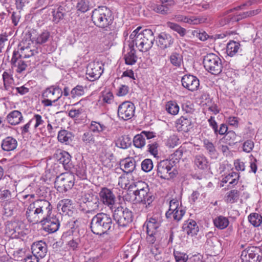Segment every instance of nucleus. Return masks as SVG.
I'll use <instances>...</instances> for the list:
<instances>
[{
	"instance_id": "f257e3e1",
	"label": "nucleus",
	"mask_w": 262,
	"mask_h": 262,
	"mask_svg": "<svg viewBox=\"0 0 262 262\" xmlns=\"http://www.w3.org/2000/svg\"><path fill=\"white\" fill-rule=\"evenodd\" d=\"M53 207L45 199H37L28 206L26 215L28 221L33 224L38 223L51 215Z\"/></svg>"
},
{
	"instance_id": "f03ea898",
	"label": "nucleus",
	"mask_w": 262,
	"mask_h": 262,
	"mask_svg": "<svg viewBox=\"0 0 262 262\" xmlns=\"http://www.w3.org/2000/svg\"><path fill=\"white\" fill-rule=\"evenodd\" d=\"M141 27H139L130 35V44L135 46L140 51L146 52L152 47L155 37L154 33L150 29L141 31Z\"/></svg>"
},
{
	"instance_id": "7ed1b4c3",
	"label": "nucleus",
	"mask_w": 262,
	"mask_h": 262,
	"mask_svg": "<svg viewBox=\"0 0 262 262\" xmlns=\"http://www.w3.org/2000/svg\"><path fill=\"white\" fill-rule=\"evenodd\" d=\"M113 224L111 216L104 213H98L92 218L90 228L92 232L95 234H108L112 231Z\"/></svg>"
},
{
	"instance_id": "20e7f679",
	"label": "nucleus",
	"mask_w": 262,
	"mask_h": 262,
	"mask_svg": "<svg viewBox=\"0 0 262 262\" xmlns=\"http://www.w3.org/2000/svg\"><path fill=\"white\" fill-rule=\"evenodd\" d=\"M136 187H137V189L133 192L135 195L134 200L139 205L143 206L141 211L146 212L148 211V207L154 198L151 193L149 192V188L146 183L143 182H139Z\"/></svg>"
},
{
	"instance_id": "39448f33",
	"label": "nucleus",
	"mask_w": 262,
	"mask_h": 262,
	"mask_svg": "<svg viewBox=\"0 0 262 262\" xmlns=\"http://www.w3.org/2000/svg\"><path fill=\"white\" fill-rule=\"evenodd\" d=\"M91 18L96 26L105 28L112 24L114 16L109 8L106 6H99L93 10Z\"/></svg>"
},
{
	"instance_id": "423d86ee",
	"label": "nucleus",
	"mask_w": 262,
	"mask_h": 262,
	"mask_svg": "<svg viewBox=\"0 0 262 262\" xmlns=\"http://www.w3.org/2000/svg\"><path fill=\"white\" fill-rule=\"evenodd\" d=\"M111 211L114 220L120 226H127L133 220L132 211L127 208H123L120 204L116 205Z\"/></svg>"
},
{
	"instance_id": "0eeeda50",
	"label": "nucleus",
	"mask_w": 262,
	"mask_h": 262,
	"mask_svg": "<svg viewBox=\"0 0 262 262\" xmlns=\"http://www.w3.org/2000/svg\"><path fill=\"white\" fill-rule=\"evenodd\" d=\"M203 64L206 70L212 74L218 75L222 71V60L215 54L210 53L205 56Z\"/></svg>"
},
{
	"instance_id": "6e6552de",
	"label": "nucleus",
	"mask_w": 262,
	"mask_h": 262,
	"mask_svg": "<svg viewBox=\"0 0 262 262\" xmlns=\"http://www.w3.org/2000/svg\"><path fill=\"white\" fill-rule=\"evenodd\" d=\"M75 176L72 173H62L56 178L55 187L61 192H66L71 189L74 184Z\"/></svg>"
},
{
	"instance_id": "1a4fd4ad",
	"label": "nucleus",
	"mask_w": 262,
	"mask_h": 262,
	"mask_svg": "<svg viewBox=\"0 0 262 262\" xmlns=\"http://www.w3.org/2000/svg\"><path fill=\"white\" fill-rule=\"evenodd\" d=\"M173 162L168 160L160 161L157 165V175L163 179L169 180L176 176V173L172 170Z\"/></svg>"
},
{
	"instance_id": "9d476101",
	"label": "nucleus",
	"mask_w": 262,
	"mask_h": 262,
	"mask_svg": "<svg viewBox=\"0 0 262 262\" xmlns=\"http://www.w3.org/2000/svg\"><path fill=\"white\" fill-rule=\"evenodd\" d=\"M103 72V64L101 62H91L87 66L86 74L88 79L91 81L99 79Z\"/></svg>"
},
{
	"instance_id": "9b49d317",
	"label": "nucleus",
	"mask_w": 262,
	"mask_h": 262,
	"mask_svg": "<svg viewBox=\"0 0 262 262\" xmlns=\"http://www.w3.org/2000/svg\"><path fill=\"white\" fill-rule=\"evenodd\" d=\"M6 233L12 238H20L25 234L24 231V225L20 222H8L6 225Z\"/></svg>"
},
{
	"instance_id": "f8f14e48",
	"label": "nucleus",
	"mask_w": 262,
	"mask_h": 262,
	"mask_svg": "<svg viewBox=\"0 0 262 262\" xmlns=\"http://www.w3.org/2000/svg\"><path fill=\"white\" fill-rule=\"evenodd\" d=\"M135 106L129 101H125L120 104L118 108V116L123 120H128L134 115Z\"/></svg>"
},
{
	"instance_id": "ddd939ff",
	"label": "nucleus",
	"mask_w": 262,
	"mask_h": 262,
	"mask_svg": "<svg viewBox=\"0 0 262 262\" xmlns=\"http://www.w3.org/2000/svg\"><path fill=\"white\" fill-rule=\"evenodd\" d=\"M175 5L174 0H158L156 3L151 5L150 8L156 13L167 15L170 13L171 8Z\"/></svg>"
},
{
	"instance_id": "4468645a",
	"label": "nucleus",
	"mask_w": 262,
	"mask_h": 262,
	"mask_svg": "<svg viewBox=\"0 0 262 262\" xmlns=\"http://www.w3.org/2000/svg\"><path fill=\"white\" fill-rule=\"evenodd\" d=\"M100 201L110 210L113 209L117 205L115 203L116 196L113 191L106 187H103L99 193Z\"/></svg>"
},
{
	"instance_id": "2eb2a0df",
	"label": "nucleus",
	"mask_w": 262,
	"mask_h": 262,
	"mask_svg": "<svg viewBox=\"0 0 262 262\" xmlns=\"http://www.w3.org/2000/svg\"><path fill=\"white\" fill-rule=\"evenodd\" d=\"M39 223L42 225L43 230L50 233L57 231L60 226L58 219L52 214Z\"/></svg>"
},
{
	"instance_id": "dca6fc26",
	"label": "nucleus",
	"mask_w": 262,
	"mask_h": 262,
	"mask_svg": "<svg viewBox=\"0 0 262 262\" xmlns=\"http://www.w3.org/2000/svg\"><path fill=\"white\" fill-rule=\"evenodd\" d=\"M162 221V216L160 213L149 215L147 217L144 226H146V231L158 233V229L161 226Z\"/></svg>"
},
{
	"instance_id": "f3484780",
	"label": "nucleus",
	"mask_w": 262,
	"mask_h": 262,
	"mask_svg": "<svg viewBox=\"0 0 262 262\" xmlns=\"http://www.w3.org/2000/svg\"><path fill=\"white\" fill-rule=\"evenodd\" d=\"M13 73V70L9 69L6 70L2 75L3 86L1 89L9 95H12L14 90V87L12 85L14 82Z\"/></svg>"
},
{
	"instance_id": "a211bd4d",
	"label": "nucleus",
	"mask_w": 262,
	"mask_h": 262,
	"mask_svg": "<svg viewBox=\"0 0 262 262\" xmlns=\"http://www.w3.org/2000/svg\"><path fill=\"white\" fill-rule=\"evenodd\" d=\"M182 86L190 91H194L198 89L200 85L199 79L190 74L184 75L181 79Z\"/></svg>"
},
{
	"instance_id": "6ab92c4d",
	"label": "nucleus",
	"mask_w": 262,
	"mask_h": 262,
	"mask_svg": "<svg viewBox=\"0 0 262 262\" xmlns=\"http://www.w3.org/2000/svg\"><path fill=\"white\" fill-rule=\"evenodd\" d=\"M175 126L179 132L188 133L193 127L191 118L188 115L182 116L176 120Z\"/></svg>"
},
{
	"instance_id": "aec40b11",
	"label": "nucleus",
	"mask_w": 262,
	"mask_h": 262,
	"mask_svg": "<svg viewBox=\"0 0 262 262\" xmlns=\"http://www.w3.org/2000/svg\"><path fill=\"white\" fill-rule=\"evenodd\" d=\"M101 146L102 147L100 153V160L104 166L111 168L113 167V163L115 162L114 155L106 147L105 143Z\"/></svg>"
},
{
	"instance_id": "412c9836",
	"label": "nucleus",
	"mask_w": 262,
	"mask_h": 262,
	"mask_svg": "<svg viewBox=\"0 0 262 262\" xmlns=\"http://www.w3.org/2000/svg\"><path fill=\"white\" fill-rule=\"evenodd\" d=\"M24 58L20 57L18 51H14L10 62L12 68H17L16 71L18 73H21L26 69L27 64L23 60Z\"/></svg>"
},
{
	"instance_id": "4be33fe9",
	"label": "nucleus",
	"mask_w": 262,
	"mask_h": 262,
	"mask_svg": "<svg viewBox=\"0 0 262 262\" xmlns=\"http://www.w3.org/2000/svg\"><path fill=\"white\" fill-rule=\"evenodd\" d=\"M62 95V91L58 86H51L46 89L42 94L43 98H50L54 102L57 101Z\"/></svg>"
},
{
	"instance_id": "5701e85b",
	"label": "nucleus",
	"mask_w": 262,
	"mask_h": 262,
	"mask_svg": "<svg viewBox=\"0 0 262 262\" xmlns=\"http://www.w3.org/2000/svg\"><path fill=\"white\" fill-rule=\"evenodd\" d=\"M32 254L40 258H43L48 251L47 244L42 241H39L33 243L31 246Z\"/></svg>"
},
{
	"instance_id": "b1692460",
	"label": "nucleus",
	"mask_w": 262,
	"mask_h": 262,
	"mask_svg": "<svg viewBox=\"0 0 262 262\" xmlns=\"http://www.w3.org/2000/svg\"><path fill=\"white\" fill-rule=\"evenodd\" d=\"M173 42L174 38L169 34L165 32H161L157 38V45L162 49L169 48Z\"/></svg>"
},
{
	"instance_id": "393cba45",
	"label": "nucleus",
	"mask_w": 262,
	"mask_h": 262,
	"mask_svg": "<svg viewBox=\"0 0 262 262\" xmlns=\"http://www.w3.org/2000/svg\"><path fill=\"white\" fill-rule=\"evenodd\" d=\"M58 210H61L63 213L68 216H72L75 210L74 204L71 200L63 199L60 201L57 205Z\"/></svg>"
},
{
	"instance_id": "a878e982",
	"label": "nucleus",
	"mask_w": 262,
	"mask_h": 262,
	"mask_svg": "<svg viewBox=\"0 0 262 262\" xmlns=\"http://www.w3.org/2000/svg\"><path fill=\"white\" fill-rule=\"evenodd\" d=\"M100 140L95 141L93 133L90 130L85 132L81 137L82 141L85 144L95 143L96 145H103L107 139L104 136H98Z\"/></svg>"
},
{
	"instance_id": "bb28decb",
	"label": "nucleus",
	"mask_w": 262,
	"mask_h": 262,
	"mask_svg": "<svg viewBox=\"0 0 262 262\" xmlns=\"http://www.w3.org/2000/svg\"><path fill=\"white\" fill-rule=\"evenodd\" d=\"M98 3V0H78L76 7L78 11L85 13Z\"/></svg>"
},
{
	"instance_id": "cd10ccee",
	"label": "nucleus",
	"mask_w": 262,
	"mask_h": 262,
	"mask_svg": "<svg viewBox=\"0 0 262 262\" xmlns=\"http://www.w3.org/2000/svg\"><path fill=\"white\" fill-rule=\"evenodd\" d=\"M39 51H40V49L37 47L29 45L26 47H21L20 51H18L20 57L27 58L37 55L38 54Z\"/></svg>"
},
{
	"instance_id": "c85d7f7f",
	"label": "nucleus",
	"mask_w": 262,
	"mask_h": 262,
	"mask_svg": "<svg viewBox=\"0 0 262 262\" xmlns=\"http://www.w3.org/2000/svg\"><path fill=\"white\" fill-rule=\"evenodd\" d=\"M6 120L9 124L15 126L23 122L24 117L20 111L14 110L7 115Z\"/></svg>"
},
{
	"instance_id": "c756f323",
	"label": "nucleus",
	"mask_w": 262,
	"mask_h": 262,
	"mask_svg": "<svg viewBox=\"0 0 262 262\" xmlns=\"http://www.w3.org/2000/svg\"><path fill=\"white\" fill-rule=\"evenodd\" d=\"M17 144V141L15 138L11 136H8L2 140L1 147L3 150L10 151L15 149Z\"/></svg>"
},
{
	"instance_id": "7c9ffc66",
	"label": "nucleus",
	"mask_w": 262,
	"mask_h": 262,
	"mask_svg": "<svg viewBox=\"0 0 262 262\" xmlns=\"http://www.w3.org/2000/svg\"><path fill=\"white\" fill-rule=\"evenodd\" d=\"M193 163L195 166L200 170H206L209 167V161L203 154H198L194 157Z\"/></svg>"
},
{
	"instance_id": "2f4dec72",
	"label": "nucleus",
	"mask_w": 262,
	"mask_h": 262,
	"mask_svg": "<svg viewBox=\"0 0 262 262\" xmlns=\"http://www.w3.org/2000/svg\"><path fill=\"white\" fill-rule=\"evenodd\" d=\"M99 204V199L97 197L92 201L87 202V203L85 204V207L80 206V210L85 214H94L98 210Z\"/></svg>"
},
{
	"instance_id": "473e14b6",
	"label": "nucleus",
	"mask_w": 262,
	"mask_h": 262,
	"mask_svg": "<svg viewBox=\"0 0 262 262\" xmlns=\"http://www.w3.org/2000/svg\"><path fill=\"white\" fill-rule=\"evenodd\" d=\"M183 230L188 235L193 236L199 231V227L196 222L193 220H189L183 225Z\"/></svg>"
},
{
	"instance_id": "72a5a7b5",
	"label": "nucleus",
	"mask_w": 262,
	"mask_h": 262,
	"mask_svg": "<svg viewBox=\"0 0 262 262\" xmlns=\"http://www.w3.org/2000/svg\"><path fill=\"white\" fill-rule=\"evenodd\" d=\"M241 257L242 262H257L258 255L255 253L253 248L244 250Z\"/></svg>"
},
{
	"instance_id": "f704fd0d",
	"label": "nucleus",
	"mask_w": 262,
	"mask_h": 262,
	"mask_svg": "<svg viewBox=\"0 0 262 262\" xmlns=\"http://www.w3.org/2000/svg\"><path fill=\"white\" fill-rule=\"evenodd\" d=\"M174 19L179 23H184L190 25H197L201 23V19L195 16H188L180 14L174 15Z\"/></svg>"
},
{
	"instance_id": "c9c22d12",
	"label": "nucleus",
	"mask_w": 262,
	"mask_h": 262,
	"mask_svg": "<svg viewBox=\"0 0 262 262\" xmlns=\"http://www.w3.org/2000/svg\"><path fill=\"white\" fill-rule=\"evenodd\" d=\"M74 134L66 129L60 130L57 136V139L59 142L66 145L70 144L73 140Z\"/></svg>"
},
{
	"instance_id": "e433bc0d",
	"label": "nucleus",
	"mask_w": 262,
	"mask_h": 262,
	"mask_svg": "<svg viewBox=\"0 0 262 262\" xmlns=\"http://www.w3.org/2000/svg\"><path fill=\"white\" fill-rule=\"evenodd\" d=\"M89 128L93 134H101L107 130V127L103 122L97 121H92Z\"/></svg>"
},
{
	"instance_id": "4c0bfd02",
	"label": "nucleus",
	"mask_w": 262,
	"mask_h": 262,
	"mask_svg": "<svg viewBox=\"0 0 262 262\" xmlns=\"http://www.w3.org/2000/svg\"><path fill=\"white\" fill-rule=\"evenodd\" d=\"M58 161L61 163L66 170H70L72 164L71 163V156L66 151H62L58 155Z\"/></svg>"
},
{
	"instance_id": "58836bf2",
	"label": "nucleus",
	"mask_w": 262,
	"mask_h": 262,
	"mask_svg": "<svg viewBox=\"0 0 262 262\" xmlns=\"http://www.w3.org/2000/svg\"><path fill=\"white\" fill-rule=\"evenodd\" d=\"M120 166L124 172H132L136 168V161L132 158H127L123 160L120 163Z\"/></svg>"
},
{
	"instance_id": "ea45409f",
	"label": "nucleus",
	"mask_w": 262,
	"mask_h": 262,
	"mask_svg": "<svg viewBox=\"0 0 262 262\" xmlns=\"http://www.w3.org/2000/svg\"><path fill=\"white\" fill-rule=\"evenodd\" d=\"M66 6H59L56 9H53L52 14L53 16V21L55 23H58L62 19L66 13Z\"/></svg>"
},
{
	"instance_id": "a19ab883",
	"label": "nucleus",
	"mask_w": 262,
	"mask_h": 262,
	"mask_svg": "<svg viewBox=\"0 0 262 262\" xmlns=\"http://www.w3.org/2000/svg\"><path fill=\"white\" fill-rule=\"evenodd\" d=\"M203 147L207 150L210 157L211 158H216L217 151L213 143L207 139L203 140Z\"/></svg>"
},
{
	"instance_id": "79ce46f5",
	"label": "nucleus",
	"mask_w": 262,
	"mask_h": 262,
	"mask_svg": "<svg viewBox=\"0 0 262 262\" xmlns=\"http://www.w3.org/2000/svg\"><path fill=\"white\" fill-rule=\"evenodd\" d=\"M169 60L173 66L179 68L183 62V55L180 52L173 51L169 56Z\"/></svg>"
},
{
	"instance_id": "37998d69",
	"label": "nucleus",
	"mask_w": 262,
	"mask_h": 262,
	"mask_svg": "<svg viewBox=\"0 0 262 262\" xmlns=\"http://www.w3.org/2000/svg\"><path fill=\"white\" fill-rule=\"evenodd\" d=\"M241 44L238 42L230 40L226 46V53L229 56H234L240 49Z\"/></svg>"
},
{
	"instance_id": "c03bdc74",
	"label": "nucleus",
	"mask_w": 262,
	"mask_h": 262,
	"mask_svg": "<svg viewBox=\"0 0 262 262\" xmlns=\"http://www.w3.org/2000/svg\"><path fill=\"white\" fill-rule=\"evenodd\" d=\"M228 219L222 215H219L213 219L214 226L219 229H224L229 225Z\"/></svg>"
},
{
	"instance_id": "a18cd8bd",
	"label": "nucleus",
	"mask_w": 262,
	"mask_h": 262,
	"mask_svg": "<svg viewBox=\"0 0 262 262\" xmlns=\"http://www.w3.org/2000/svg\"><path fill=\"white\" fill-rule=\"evenodd\" d=\"M125 63L127 65H133L137 61V56L136 54V50L133 47L130 48V51L127 53L124 56Z\"/></svg>"
},
{
	"instance_id": "49530a36",
	"label": "nucleus",
	"mask_w": 262,
	"mask_h": 262,
	"mask_svg": "<svg viewBox=\"0 0 262 262\" xmlns=\"http://www.w3.org/2000/svg\"><path fill=\"white\" fill-rule=\"evenodd\" d=\"M167 112L172 115L178 114L179 111V106L174 101H168L165 105Z\"/></svg>"
},
{
	"instance_id": "de8ad7c7",
	"label": "nucleus",
	"mask_w": 262,
	"mask_h": 262,
	"mask_svg": "<svg viewBox=\"0 0 262 262\" xmlns=\"http://www.w3.org/2000/svg\"><path fill=\"white\" fill-rule=\"evenodd\" d=\"M167 26L171 30L177 32L181 37L184 36L186 33V30L176 23L168 21L167 23Z\"/></svg>"
},
{
	"instance_id": "09e8293b",
	"label": "nucleus",
	"mask_w": 262,
	"mask_h": 262,
	"mask_svg": "<svg viewBox=\"0 0 262 262\" xmlns=\"http://www.w3.org/2000/svg\"><path fill=\"white\" fill-rule=\"evenodd\" d=\"M249 222L254 227H258L262 223V216L257 213H252L248 216Z\"/></svg>"
},
{
	"instance_id": "8fccbe9b",
	"label": "nucleus",
	"mask_w": 262,
	"mask_h": 262,
	"mask_svg": "<svg viewBox=\"0 0 262 262\" xmlns=\"http://www.w3.org/2000/svg\"><path fill=\"white\" fill-rule=\"evenodd\" d=\"M31 120L32 121L35 122V124L34 125V129H36L38 128L39 130L42 132L43 127L41 126L43 125L45 121L42 119L41 116L39 114H35L31 119Z\"/></svg>"
},
{
	"instance_id": "3c124183",
	"label": "nucleus",
	"mask_w": 262,
	"mask_h": 262,
	"mask_svg": "<svg viewBox=\"0 0 262 262\" xmlns=\"http://www.w3.org/2000/svg\"><path fill=\"white\" fill-rule=\"evenodd\" d=\"M178 208H180L178 201L176 199L171 200L169 202V210L165 213L166 217L167 219H171V214L174 211L178 209Z\"/></svg>"
},
{
	"instance_id": "603ef678",
	"label": "nucleus",
	"mask_w": 262,
	"mask_h": 262,
	"mask_svg": "<svg viewBox=\"0 0 262 262\" xmlns=\"http://www.w3.org/2000/svg\"><path fill=\"white\" fill-rule=\"evenodd\" d=\"M70 94L73 99L79 97L84 94V88L82 85H77L72 89Z\"/></svg>"
},
{
	"instance_id": "864d4df0",
	"label": "nucleus",
	"mask_w": 262,
	"mask_h": 262,
	"mask_svg": "<svg viewBox=\"0 0 262 262\" xmlns=\"http://www.w3.org/2000/svg\"><path fill=\"white\" fill-rule=\"evenodd\" d=\"M185 212L184 208L182 205H180V208H178V209L174 211L172 214H171V219H172L177 222L180 221L184 215Z\"/></svg>"
},
{
	"instance_id": "5fc2aeb1",
	"label": "nucleus",
	"mask_w": 262,
	"mask_h": 262,
	"mask_svg": "<svg viewBox=\"0 0 262 262\" xmlns=\"http://www.w3.org/2000/svg\"><path fill=\"white\" fill-rule=\"evenodd\" d=\"M17 203L14 201H9L5 203L4 209L5 213L8 215H12L13 212L16 211V207Z\"/></svg>"
},
{
	"instance_id": "6e6d98bb",
	"label": "nucleus",
	"mask_w": 262,
	"mask_h": 262,
	"mask_svg": "<svg viewBox=\"0 0 262 262\" xmlns=\"http://www.w3.org/2000/svg\"><path fill=\"white\" fill-rule=\"evenodd\" d=\"M236 134L234 132L230 130L227 132L224 136V139L229 145H232L237 143V141H236Z\"/></svg>"
},
{
	"instance_id": "4d7b16f0",
	"label": "nucleus",
	"mask_w": 262,
	"mask_h": 262,
	"mask_svg": "<svg viewBox=\"0 0 262 262\" xmlns=\"http://www.w3.org/2000/svg\"><path fill=\"white\" fill-rule=\"evenodd\" d=\"M239 192L237 190H232L228 192L226 196V201L228 203H233L238 198Z\"/></svg>"
},
{
	"instance_id": "13d9d810",
	"label": "nucleus",
	"mask_w": 262,
	"mask_h": 262,
	"mask_svg": "<svg viewBox=\"0 0 262 262\" xmlns=\"http://www.w3.org/2000/svg\"><path fill=\"white\" fill-rule=\"evenodd\" d=\"M134 145L137 148H142L145 145V140L140 133L136 135L133 139Z\"/></svg>"
},
{
	"instance_id": "bf43d9fd",
	"label": "nucleus",
	"mask_w": 262,
	"mask_h": 262,
	"mask_svg": "<svg viewBox=\"0 0 262 262\" xmlns=\"http://www.w3.org/2000/svg\"><path fill=\"white\" fill-rule=\"evenodd\" d=\"M76 174L80 179H86V167L85 165L82 164L77 165L76 168Z\"/></svg>"
},
{
	"instance_id": "052dcab7",
	"label": "nucleus",
	"mask_w": 262,
	"mask_h": 262,
	"mask_svg": "<svg viewBox=\"0 0 262 262\" xmlns=\"http://www.w3.org/2000/svg\"><path fill=\"white\" fill-rule=\"evenodd\" d=\"M153 163L151 159H145L141 163L142 170L146 172L150 171L153 168Z\"/></svg>"
},
{
	"instance_id": "680f3d73",
	"label": "nucleus",
	"mask_w": 262,
	"mask_h": 262,
	"mask_svg": "<svg viewBox=\"0 0 262 262\" xmlns=\"http://www.w3.org/2000/svg\"><path fill=\"white\" fill-rule=\"evenodd\" d=\"M179 139L176 135H172L167 139L166 145L169 148H173L179 144Z\"/></svg>"
},
{
	"instance_id": "e2e57ef3",
	"label": "nucleus",
	"mask_w": 262,
	"mask_h": 262,
	"mask_svg": "<svg viewBox=\"0 0 262 262\" xmlns=\"http://www.w3.org/2000/svg\"><path fill=\"white\" fill-rule=\"evenodd\" d=\"M173 255L176 262H186L188 259V256L186 253L174 250Z\"/></svg>"
},
{
	"instance_id": "0e129e2a",
	"label": "nucleus",
	"mask_w": 262,
	"mask_h": 262,
	"mask_svg": "<svg viewBox=\"0 0 262 262\" xmlns=\"http://www.w3.org/2000/svg\"><path fill=\"white\" fill-rule=\"evenodd\" d=\"M50 36V34L48 31H45L38 35L36 39V42L38 44H43L46 42Z\"/></svg>"
},
{
	"instance_id": "69168bd1",
	"label": "nucleus",
	"mask_w": 262,
	"mask_h": 262,
	"mask_svg": "<svg viewBox=\"0 0 262 262\" xmlns=\"http://www.w3.org/2000/svg\"><path fill=\"white\" fill-rule=\"evenodd\" d=\"M159 146V144L156 142L150 143L148 145V151L154 157H158Z\"/></svg>"
},
{
	"instance_id": "338daca9",
	"label": "nucleus",
	"mask_w": 262,
	"mask_h": 262,
	"mask_svg": "<svg viewBox=\"0 0 262 262\" xmlns=\"http://www.w3.org/2000/svg\"><path fill=\"white\" fill-rule=\"evenodd\" d=\"M254 146V143L252 140H246L243 144V150L247 153L250 152Z\"/></svg>"
},
{
	"instance_id": "774afa93",
	"label": "nucleus",
	"mask_w": 262,
	"mask_h": 262,
	"mask_svg": "<svg viewBox=\"0 0 262 262\" xmlns=\"http://www.w3.org/2000/svg\"><path fill=\"white\" fill-rule=\"evenodd\" d=\"M158 233L155 232L146 231L147 236L146 239L147 243L153 245L156 241Z\"/></svg>"
}]
</instances>
